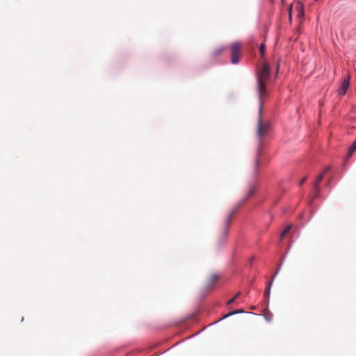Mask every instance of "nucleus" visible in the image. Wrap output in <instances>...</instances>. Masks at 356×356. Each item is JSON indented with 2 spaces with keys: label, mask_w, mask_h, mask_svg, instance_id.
Wrapping results in <instances>:
<instances>
[{
  "label": "nucleus",
  "mask_w": 356,
  "mask_h": 356,
  "mask_svg": "<svg viewBox=\"0 0 356 356\" xmlns=\"http://www.w3.org/2000/svg\"><path fill=\"white\" fill-rule=\"evenodd\" d=\"M270 76V67L268 63H264L262 67L257 72V92L260 102L267 96L266 82Z\"/></svg>",
  "instance_id": "nucleus-1"
},
{
  "label": "nucleus",
  "mask_w": 356,
  "mask_h": 356,
  "mask_svg": "<svg viewBox=\"0 0 356 356\" xmlns=\"http://www.w3.org/2000/svg\"><path fill=\"white\" fill-rule=\"evenodd\" d=\"M262 102H260L259 117L257 121V136L258 138L261 140L263 138L266 136L270 129V125L267 122L262 121Z\"/></svg>",
  "instance_id": "nucleus-2"
},
{
  "label": "nucleus",
  "mask_w": 356,
  "mask_h": 356,
  "mask_svg": "<svg viewBox=\"0 0 356 356\" xmlns=\"http://www.w3.org/2000/svg\"><path fill=\"white\" fill-rule=\"evenodd\" d=\"M231 51V62L236 64L239 62L241 56L242 44L240 42H234L229 46Z\"/></svg>",
  "instance_id": "nucleus-3"
},
{
  "label": "nucleus",
  "mask_w": 356,
  "mask_h": 356,
  "mask_svg": "<svg viewBox=\"0 0 356 356\" xmlns=\"http://www.w3.org/2000/svg\"><path fill=\"white\" fill-rule=\"evenodd\" d=\"M349 86H350V80H349V77H347L343 79V81L341 85V87L339 90V95H344L346 93V91L349 88Z\"/></svg>",
  "instance_id": "nucleus-4"
},
{
  "label": "nucleus",
  "mask_w": 356,
  "mask_h": 356,
  "mask_svg": "<svg viewBox=\"0 0 356 356\" xmlns=\"http://www.w3.org/2000/svg\"><path fill=\"white\" fill-rule=\"evenodd\" d=\"M330 167H326L323 172L321 173L314 182V188L316 191L319 190L318 185L324 177L325 174L330 170Z\"/></svg>",
  "instance_id": "nucleus-5"
},
{
  "label": "nucleus",
  "mask_w": 356,
  "mask_h": 356,
  "mask_svg": "<svg viewBox=\"0 0 356 356\" xmlns=\"http://www.w3.org/2000/svg\"><path fill=\"white\" fill-rule=\"evenodd\" d=\"M234 213V211H232V212H230L229 213L228 216L227 217L226 221L224 223L223 234H224L225 236H226L227 234L229 227V224H230V222H231V220L232 219Z\"/></svg>",
  "instance_id": "nucleus-6"
},
{
  "label": "nucleus",
  "mask_w": 356,
  "mask_h": 356,
  "mask_svg": "<svg viewBox=\"0 0 356 356\" xmlns=\"http://www.w3.org/2000/svg\"><path fill=\"white\" fill-rule=\"evenodd\" d=\"M278 273V271H276L275 273L273 275L271 280L269 282L268 284V286L266 289V291H264V296L266 298H268L269 296H270V288H271V286L273 284V282L275 277V276L277 275V274Z\"/></svg>",
  "instance_id": "nucleus-7"
},
{
  "label": "nucleus",
  "mask_w": 356,
  "mask_h": 356,
  "mask_svg": "<svg viewBox=\"0 0 356 356\" xmlns=\"http://www.w3.org/2000/svg\"><path fill=\"white\" fill-rule=\"evenodd\" d=\"M218 277L216 274H213L207 280V287L211 288L217 281Z\"/></svg>",
  "instance_id": "nucleus-8"
},
{
  "label": "nucleus",
  "mask_w": 356,
  "mask_h": 356,
  "mask_svg": "<svg viewBox=\"0 0 356 356\" xmlns=\"http://www.w3.org/2000/svg\"><path fill=\"white\" fill-rule=\"evenodd\" d=\"M292 228V225H289L284 230L283 232H282L281 235H280V238L281 240H282L285 236L289 232V231L291 230V229Z\"/></svg>",
  "instance_id": "nucleus-9"
},
{
  "label": "nucleus",
  "mask_w": 356,
  "mask_h": 356,
  "mask_svg": "<svg viewBox=\"0 0 356 356\" xmlns=\"http://www.w3.org/2000/svg\"><path fill=\"white\" fill-rule=\"evenodd\" d=\"M224 50H225L224 47H218V48H217L213 51V56H218L220 55L224 51Z\"/></svg>",
  "instance_id": "nucleus-10"
},
{
  "label": "nucleus",
  "mask_w": 356,
  "mask_h": 356,
  "mask_svg": "<svg viewBox=\"0 0 356 356\" xmlns=\"http://www.w3.org/2000/svg\"><path fill=\"white\" fill-rule=\"evenodd\" d=\"M356 150V140H355V142L353 143V145H351L350 149H349V156H350L352 155V154Z\"/></svg>",
  "instance_id": "nucleus-11"
},
{
  "label": "nucleus",
  "mask_w": 356,
  "mask_h": 356,
  "mask_svg": "<svg viewBox=\"0 0 356 356\" xmlns=\"http://www.w3.org/2000/svg\"><path fill=\"white\" fill-rule=\"evenodd\" d=\"M259 51H260L261 56H264V55L266 52V45L264 43L260 44Z\"/></svg>",
  "instance_id": "nucleus-12"
},
{
  "label": "nucleus",
  "mask_w": 356,
  "mask_h": 356,
  "mask_svg": "<svg viewBox=\"0 0 356 356\" xmlns=\"http://www.w3.org/2000/svg\"><path fill=\"white\" fill-rule=\"evenodd\" d=\"M254 191H255V187L253 186H250L249 191H248V196H251L252 195H253Z\"/></svg>",
  "instance_id": "nucleus-13"
},
{
  "label": "nucleus",
  "mask_w": 356,
  "mask_h": 356,
  "mask_svg": "<svg viewBox=\"0 0 356 356\" xmlns=\"http://www.w3.org/2000/svg\"><path fill=\"white\" fill-rule=\"evenodd\" d=\"M240 295V292L237 293L236 295L228 301V304H232L234 302L235 299Z\"/></svg>",
  "instance_id": "nucleus-14"
},
{
  "label": "nucleus",
  "mask_w": 356,
  "mask_h": 356,
  "mask_svg": "<svg viewBox=\"0 0 356 356\" xmlns=\"http://www.w3.org/2000/svg\"><path fill=\"white\" fill-rule=\"evenodd\" d=\"M238 312H239L238 311H234V312H232V313H230V314H229L226 315L225 317H226V316H230V315H232V314H236V313H238Z\"/></svg>",
  "instance_id": "nucleus-15"
},
{
  "label": "nucleus",
  "mask_w": 356,
  "mask_h": 356,
  "mask_svg": "<svg viewBox=\"0 0 356 356\" xmlns=\"http://www.w3.org/2000/svg\"><path fill=\"white\" fill-rule=\"evenodd\" d=\"M307 179V177H304L301 181H300V184L302 185L304 184V182L306 181Z\"/></svg>",
  "instance_id": "nucleus-16"
},
{
  "label": "nucleus",
  "mask_w": 356,
  "mask_h": 356,
  "mask_svg": "<svg viewBox=\"0 0 356 356\" xmlns=\"http://www.w3.org/2000/svg\"><path fill=\"white\" fill-rule=\"evenodd\" d=\"M291 10H292V8L291 6L289 8V18L290 19H291Z\"/></svg>",
  "instance_id": "nucleus-17"
},
{
  "label": "nucleus",
  "mask_w": 356,
  "mask_h": 356,
  "mask_svg": "<svg viewBox=\"0 0 356 356\" xmlns=\"http://www.w3.org/2000/svg\"><path fill=\"white\" fill-rule=\"evenodd\" d=\"M255 163H256V165H258V164H259V161H258L257 159L256 160Z\"/></svg>",
  "instance_id": "nucleus-18"
}]
</instances>
